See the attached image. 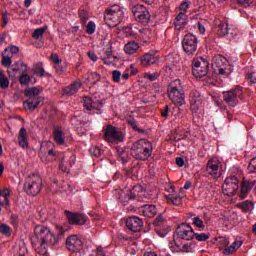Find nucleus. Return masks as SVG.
I'll return each mask as SVG.
<instances>
[{
    "instance_id": "f257e3e1",
    "label": "nucleus",
    "mask_w": 256,
    "mask_h": 256,
    "mask_svg": "<svg viewBox=\"0 0 256 256\" xmlns=\"http://www.w3.org/2000/svg\"><path fill=\"white\" fill-rule=\"evenodd\" d=\"M130 153L134 159L147 161L153 155V144L147 139H140L132 145Z\"/></svg>"
},
{
    "instance_id": "f03ea898",
    "label": "nucleus",
    "mask_w": 256,
    "mask_h": 256,
    "mask_svg": "<svg viewBox=\"0 0 256 256\" xmlns=\"http://www.w3.org/2000/svg\"><path fill=\"white\" fill-rule=\"evenodd\" d=\"M168 97L176 107L185 105V92L183 91V84L181 80L176 79L170 82L168 86Z\"/></svg>"
},
{
    "instance_id": "7ed1b4c3",
    "label": "nucleus",
    "mask_w": 256,
    "mask_h": 256,
    "mask_svg": "<svg viewBox=\"0 0 256 256\" xmlns=\"http://www.w3.org/2000/svg\"><path fill=\"white\" fill-rule=\"evenodd\" d=\"M124 15L123 7L114 4L106 9L104 19L109 27H117L123 21Z\"/></svg>"
},
{
    "instance_id": "20e7f679",
    "label": "nucleus",
    "mask_w": 256,
    "mask_h": 256,
    "mask_svg": "<svg viewBox=\"0 0 256 256\" xmlns=\"http://www.w3.org/2000/svg\"><path fill=\"white\" fill-rule=\"evenodd\" d=\"M115 195L119 201L127 203L131 199L139 200L142 195H145V191H143V187L136 185L132 189L124 188L123 190H115Z\"/></svg>"
},
{
    "instance_id": "39448f33",
    "label": "nucleus",
    "mask_w": 256,
    "mask_h": 256,
    "mask_svg": "<svg viewBox=\"0 0 256 256\" xmlns=\"http://www.w3.org/2000/svg\"><path fill=\"white\" fill-rule=\"evenodd\" d=\"M42 185L43 180L41 179V176L38 174H32L25 179L24 190L27 195L35 197V195H39V193H41Z\"/></svg>"
},
{
    "instance_id": "423d86ee",
    "label": "nucleus",
    "mask_w": 256,
    "mask_h": 256,
    "mask_svg": "<svg viewBox=\"0 0 256 256\" xmlns=\"http://www.w3.org/2000/svg\"><path fill=\"white\" fill-rule=\"evenodd\" d=\"M209 73V61L203 57L194 58L192 61V75L197 79L205 77Z\"/></svg>"
},
{
    "instance_id": "0eeeda50",
    "label": "nucleus",
    "mask_w": 256,
    "mask_h": 256,
    "mask_svg": "<svg viewBox=\"0 0 256 256\" xmlns=\"http://www.w3.org/2000/svg\"><path fill=\"white\" fill-rule=\"evenodd\" d=\"M223 98L229 107H237L239 105V99H243V89L238 86L223 92Z\"/></svg>"
},
{
    "instance_id": "6e6552de",
    "label": "nucleus",
    "mask_w": 256,
    "mask_h": 256,
    "mask_svg": "<svg viewBox=\"0 0 256 256\" xmlns=\"http://www.w3.org/2000/svg\"><path fill=\"white\" fill-rule=\"evenodd\" d=\"M132 13L135 21L141 23L142 25H148L149 21H151V14L149 13V9L141 4H137L132 7Z\"/></svg>"
},
{
    "instance_id": "1a4fd4ad",
    "label": "nucleus",
    "mask_w": 256,
    "mask_h": 256,
    "mask_svg": "<svg viewBox=\"0 0 256 256\" xmlns=\"http://www.w3.org/2000/svg\"><path fill=\"white\" fill-rule=\"evenodd\" d=\"M104 139L107 143H123L125 141V134L116 127L108 125L104 132Z\"/></svg>"
},
{
    "instance_id": "9d476101",
    "label": "nucleus",
    "mask_w": 256,
    "mask_h": 256,
    "mask_svg": "<svg viewBox=\"0 0 256 256\" xmlns=\"http://www.w3.org/2000/svg\"><path fill=\"white\" fill-rule=\"evenodd\" d=\"M213 64L218 67L219 75H224L225 77H228V75H231V73H233V66H231L227 58L222 55L214 57Z\"/></svg>"
},
{
    "instance_id": "9b49d317",
    "label": "nucleus",
    "mask_w": 256,
    "mask_h": 256,
    "mask_svg": "<svg viewBox=\"0 0 256 256\" xmlns=\"http://www.w3.org/2000/svg\"><path fill=\"white\" fill-rule=\"evenodd\" d=\"M239 189V179L236 176H230L225 179L222 185V191L227 197H233Z\"/></svg>"
},
{
    "instance_id": "f8f14e48",
    "label": "nucleus",
    "mask_w": 256,
    "mask_h": 256,
    "mask_svg": "<svg viewBox=\"0 0 256 256\" xmlns=\"http://www.w3.org/2000/svg\"><path fill=\"white\" fill-rule=\"evenodd\" d=\"M84 247L83 239L78 235H70L66 239V249L71 253H81Z\"/></svg>"
},
{
    "instance_id": "ddd939ff",
    "label": "nucleus",
    "mask_w": 256,
    "mask_h": 256,
    "mask_svg": "<svg viewBox=\"0 0 256 256\" xmlns=\"http://www.w3.org/2000/svg\"><path fill=\"white\" fill-rule=\"evenodd\" d=\"M223 168V164L219 157H212L208 160L206 165V171L208 175L211 177L217 178L221 175V169Z\"/></svg>"
},
{
    "instance_id": "4468645a",
    "label": "nucleus",
    "mask_w": 256,
    "mask_h": 256,
    "mask_svg": "<svg viewBox=\"0 0 256 256\" xmlns=\"http://www.w3.org/2000/svg\"><path fill=\"white\" fill-rule=\"evenodd\" d=\"M197 36L193 34H186L183 41L182 47L187 55H194L197 51Z\"/></svg>"
},
{
    "instance_id": "2eb2a0df",
    "label": "nucleus",
    "mask_w": 256,
    "mask_h": 256,
    "mask_svg": "<svg viewBox=\"0 0 256 256\" xmlns=\"http://www.w3.org/2000/svg\"><path fill=\"white\" fill-rule=\"evenodd\" d=\"M52 145L53 143L51 142L41 143L39 157L42 163H51L55 161V151L53 149L48 150V154L47 156H45V154L47 153V147H52Z\"/></svg>"
},
{
    "instance_id": "dca6fc26",
    "label": "nucleus",
    "mask_w": 256,
    "mask_h": 256,
    "mask_svg": "<svg viewBox=\"0 0 256 256\" xmlns=\"http://www.w3.org/2000/svg\"><path fill=\"white\" fill-rule=\"evenodd\" d=\"M176 235L179 239H183L184 241H191V239L195 238V231L189 224H181L176 229Z\"/></svg>"
},
{
    "instance_id": "f3484780",
    "label": "nucleus",
    "mask_w": 256,
    "mask_h": 256,
    "mask_svg": "<svg viewBox=\"0 0 256 256\" xmlns=\"http://www.w3.org/2000/svg\"><path fill=\"white\" fill-rule=\"evenodd\" d=\"M65 215L70 225H85L87 223V215L85 214L65 211Z\"/></svg>"
},
{
    "instance_id": "a211bd4d",
    "label": "nucleus",
    "mask_w": 256,
    "mask_h": 256,
    "mask_svg": "<svg viewBox=\"0 0 256 256\" xmlns=\"http://www.w3.org/2000/svg\"><path fill=\"white\" fill-rule=\"evenodd\" d=\"M203 105V97H201V94L195 90L190 93V109L193 111V113H197L201 106Z\"/></svg>"
},
{
    "instance_id": "6ab92c4d",
    "label": "nucleus",
    "mask_w": 256,
    "mask_h": 256,
    "mask_svg": "<svg viewBox=\"0 0 256 256\" xmlns=\"http://www.w3.org/2000/svg\"><path fill=\"white\" fill-rule=\"evenodd\" d=\"M127 229L133 231V233H138L143 229V220L137 216H130L126 220Z\"/></svg>"
},
{
    "instance_id": "aec40b11",
    "label": "nucleus",
    "mask_w": 256,
    "mask_h": 256,
    "mask_svg": "<svg viewBox=\"0 0 256 256\" xmlns=\"http://www.w3.org/2000/svg\"><path fill=\"white\" fill-rule=\"evenodd\" d=\"M170 247L172 251L176 252L182 251L183 253H193V251H195V243L193 242H188L186 244L179 245L177 244V241L174 240V246L173 243H171Z\"/></svg>"
},
{
    "instance_id": "412c9836",
    "label": "nucleus",
    "mask_w": 256,
    "mask_h": 256,
    "mask_svg": "<svg viewBox=\"0 0 256 256\" xmlns=\"http://www.w3.org/2000/svg\"><path fill=\"white\" fill-rule=\"evenodd\" d=\"M168 192L170 193L165 196L167 203H171L172 205H181V196L179 195V192L175 191V187L170 186Z\"/></svg>"
},
{
    "instance_id": "4be33fe9",
    "label": "nucleus",
    "mask_w": 256,
    "mask_h": 256,
    "mask_svg": "<svg viewBox=\"0 0 256 256\" xmlns=\"http://www.w3.org/2000/svg\"><path fill=\"white\" fill-rule=\"evenodd\" d=\"M188 21H189V15L183 12H178L174 20L175 29H177L178 31H181V29H183V27L187 25Z\"/></svg>"
},
{
    "instance_id": "5701e85b",
    "label": "nucleus",
    "mask_w": 256,
    "mask_h": 256,
    "mask_svg": "<svg viewBox=\"0 0 256 256\" xmlns=\"http://www.w3.org/2000/svg\"><path fill=\"white\" fill-rule=\"evenodd\" d=\"M144 217H155L157 215V206L153 204H146L139 209Z\"/></svg>"
},
{
    "instance_id": "b1692460",
    "label": "nucleus",
    "mask_w": 256,
    "mask_h": 256,
    "mask_svg": "<svg viewBox=\"0 0 256 256\" xmlns=\"http://www.w3.org/2000/svg\"><path fill=\"white\" fill-rule=\"evenodd\" d=\"M18 144L22 149H29V140L27 138V129L21 128L18 134Z\"/></svg>"
},
{
    "instance_id": "393cba45",
    "label": "nucleus",
    "mask_w": 256,
    "mask_h": 256,
    "mask_svg": "<svg viewBox=\"0 0 256 256\" xmlns=\"http://www.w3.org/2000/svg\"><path fill=\"white\" fill-rule=\"evenodd\" d=\"M81 81H76L71 83L69 86H66L63 89V95H75V93H77V91H79L81 89Z\"/></svg>"
},
{
    "instance_id": "a878e982",
    "label": "nucleus",
    "mask_w": 256,
    "mask_h": 256,
    "mask_svg": "<svg viewBox=\"0 0 256 256\" xmlns=\"http://www.w3.org/2000/svg\"><path fill=\"white\" fill-rule=\"evenodd\" d=\"M54 141L57 145H65V134L63 133V129L59 126H55L53 130Z\"/></svg>"
},
{
    "instance_id": "bb28decb",
    "label": "nucleus",
    "mask_w": 256,
    "mask_h": 256,
    "mask_svg": "<svg viewBox=\"0 0 256 256\" xmlns=\"http://www.w3.org/2000/svg\"><path fill=\"white\" fill-rule=\"evenodd\" d=\"M157 61H159V59L151 53H147L140 58V63L143 67H147V65H155Z\"/></svg>"
},
{
    "instance_id": "cd10ccee",
    "label": "nucleus",
    "mask_w": 256,
    "mask_h": 256,
    "mask_svg": "<svg viewBox=\"0 0 256 256\" xmlns=\"http://www.w3.org/2000/svg\"><path fill=\"white\" fill-rule=\"evenodd\" d=\"M39 103H41V100L38 97L29 98L27 101H24L23 107L26 111H34V109L39 107Z\"/></svg>"
},
{
    "instance_id": "c85d7f7f",
    "label": "nucleus",
    "mask_w": 256,
    "mask_h": 256,
    "mask_svg": "<svg viewBox=\"0 0 256 256\" xmlns=\"http://www.w3.org/2000/svg\"><path fill=\"white\" fill-rule=\"evenodd\" d=\"M139 43L130 41L124 45V52L126 55H135L139 51Z\"/></svg>"
},
{
    "instance_id": "c756f323",
    "label": "nucleus",
    "mask_w": 256,
    "mask_h": 256,
    "mask_svg": "<svg viewBox=\"0 0 256 256\" xmlns=\"http://www.w3.org/2000/svg\"><path fill=\"white\" fill-rule=\"evenodd\" d=\"M11 196V191L7 188L0 189V205L2 207H9V197Z\"/></svg>"
},
{
    "instance_id": "7c9ffc66",
    "label": "nucleus",
    "mask_w": 256,
    "mask_h": 256,
    "mask_svg": "<svg viewBox=\"0 0 256 256\" xmlns=\"http://www.w3.org/2000/svg\"><path fill=\"white\" fill-rule=\"evenodd\" d=\"M241 245H243V242L240 240L234 241L231 246L224 249V255H232V253H235L237 249L241 247Z\"/></svg>"
},
{
    "instance_id": "2f4dec72",
    "label": "nucleus",
    "mask_w": 256,
    "mask_h": 256,
    "mask_svg": "<svg viewBox=\"0 0 256 256\" xmlns=\"http://www.w3.org/2000/svg\"><path fill=\"white\" fill-rule=\"evenodd\" d=\"M75 165V156H70L69 158V164H65V162H61L59 169L60 171H63V173H69V167H73Z\"/></svg>"
},
{
    "instance_id": "473e14b6",
    "label": "nucleus",
    "mask_w": 256,
    "mask_h": 256,
    "mask_svg": "<svg viewBox=\"0 0 256 256\" xmlns=\"http://www.w3.org/2000/svg\"><path fill=\"white\" fill-rule=\"evenodd\" d=\"M139 26L138 25H135V24H132L128 27H126V33L127 35H129V37H139Z\"/></svg>"
},
{
    "instance_id": "72a5a7b5",
    "label": "nucleus",
    "mask_w": 256,
    "mask_h": 256,
    "mask_svg": "<svg viewBox=\"0 0 256 256\" xmlns=\"http://www.w3.org/2000/svg\"><path fill=\"white\" fill-rule=\"evenodd\" d=\"M189 9H191V1L184 0L180 3V5L178 7V12L184 13L187 15V13H189Z\"/></svg>"
},
{
    "instance_id": "f704fd0d",
    "label": "nucleus",
    "mask_w": 256,
    "mask_h": 256,
    "mask_svg": "<svg viewBox=\"0 0 256 256\" xmlns=\"http://www.w3.org/2000/svg\"><path fill=\"white\" fill-rule=\"evenodd\" d=\"M218 35L220 37H225V35H227V33H229V25L225 22H221L218 25Z\"/></svg>"
},
{
    "instance_id": "c9c22d12",
    "label": "nucleus",
    "mask_w": 256,
    "mask_h": 256,
    "mask_svg": "<svg viewBox=\"0 0 256 256\" xmlns=\"http://www.w3.org/2000/svg\"><path fill=\"white\" fill-rule=\"evenodd\" d=\"M83 101H84V107L88 111H91L93 109H98L97 106H95V103L93 102V99H91L90 97L85 96L83 98Z\"/></svg>"
},
{
    "instance_id": "e433bc0d",
    "label": "nucleus",
    "mask_w": 256,
    "mask_h": 256,
    "mask_svg": "<svg viewBox=\"0 0 256 256\" xmlns=\"http://www.w3.org/2000/svg\"><path fill=\"white\" fill-rule=\"evenodd\" d=\"M240 209H242L245 213L251 211L253 209V202L246 200L237 205Z\"/></svg>"
},
{
    "instance_id": "4c0bfd02",
    "label": "nucleus",
    "mask_w": 256,
    "mask_h": 256,
    "mask_svg": "<svg viewBox=\"0 0 256 256\" xmlns=\"http://www.w3.org/2000/svg\"><path fill=\"white\" fill-rule=\"evenodd\" d=\"M251 189V186L249 185V182H242V187L240 190V197L242 199H245V197H247V193H249V190Z\"/></svg>"
},
{
    "instance_id": "58836bf2",
    "label": "nucleus",
    "mask_w": 256,
    "mask_h": 256,
    "mask_svg": "<svg viewBox=\"0 0 256 256\" xmlns=\"http://www.w3.org/2000/svg\"><path fill=\"white\" fill-rule=\"evenodd\" d=\"M7 87H9V79L6 78L5 74H3V71L0 70V88L7 89Z\"/></svg>"
},
{
    "instance_id": "ea45409f",
    "label": "nucleus",
    "mask_w": 256,
    "mask_h": 256,
    "mask_svg": "<svg viewBox=\"0 0 256 256\" xmlns=\"http://www.w3.org/2000/svg\"><path fill=\"white\" fill-rule=\"evenodd\" d=\"M39 93H41V90H39V88L36 87L28 88L25 92L27 97H34V99L39 95Z\"/></svg>"
},
{
    "instance_id": "a19ab883",
    "label": "nucleus",
    "mask_w": 256,
    "mask_h": 256,
    "mask_svg": "<svg viewBox=\"0 0 256 256\" xmlns=\"http://www.w3.org/2000/svg\"><path fill=\"white\" fill-rule=\"evenodd\" d=\"M101 79V76L97 72H92L89 74L87 81L90 83H98V81Z\"/></svg>"
},
{
    "instance_id": "79ce46f5",
    "label": "nucleus",
    "mask_w": 256,
    "mask_h": 256,
    "mask_svg": "<svg viewBox=\"0 0 256 256\" xmlns=\"http://www.w3.org/2000/svg\"><path fill=\"white\" fill-rule=\"evenodd\" d=\"M194 237L197 241H207L211 237L209 233H194Z\"/></svg>"
},
{
    "instance_id": "37998d69",
    "label": "nucleus",
    "mask_w": 256,
    "mask_h": 256,
    "mask_svg": "<svg viewBox=\"0 0 256 256\" xmlns=\"http://www.w3.org/2000/svg\"><path fill=\"white\" fill-rule=\"evenodd\" d=\"M44 33H45V28H43V27L37 28L32 33V37H33V39H41V37H43Z\"/></svg>"
},
{
    "instance_id": "c03bdc74",
    "label": "nucleus",
    "mask_w": 256,
    "mask_h": 256,
    "mask_svg": "<svg viewBox=\"0 0 256 256\" xmlns=\"http://www.w3.org/2000/svg\"><path fill=\"white\" fill-rule=\"evenodd\" d=\"M95 29H97V25H95V22H88L86 26V33H88V35H93V33H95Z\"/></svg>"
},
{
    "instance_id": "a18cd8bd",
    "label": "nucleus",
    "mask_w": 256,
    "mask_h": 256,
    "mask_svg": "<svg viewBox=\"0 0 256 256\" xmlns=\"http://www.w3.org/2000/svg\"><path fill=\"white\" fill-rule=\"evenodd\" d=\"M90 153L91 155H93L94 157H101V155H103V151L101 150V148H99L98 146H92L90 148Z\"/></svg>"
},
{
    "instance_id": "49530a36",
    "label": "nucleus",
    "mask_w": 256,
    "mask_h": 256,
    "mask_svg": "<svg viewBox=\"0 0 256 256\" xmlns=\"http://www.w3.org/2000/svg\"><path fill=\"white\" fill-rule=\"evenodd\" d=\"M50 60L52 61L54 67H57V65H61V63H63V59H61L57 54H51Z\"/></svg>"
},
{
    "instance_id": "de8ad7c7",
    "label": "nucleus",
    "mask_w": 256,
    "mask_h": 256,
    "mask_svg": "<svg viewBox=\"0 0 256 256\" xmlns=\"http://www.w3.org/2000/svg\"><path fill=\"white\" fill-rule=\"evenodd\" d=\"M126 121H127L128 125H130V127H132V129H134V131L139 130V127H137V122H135V118L133 116H128L126 118Z\"/></svg>"
},
{
    "instance_id": "09e8293b",
    "label": "nucleus",
    "mask_w": 256,
    "mask_h": 256,
    "mask_svg": "<svg viewBox=\"0 0 256 256\" xmlns=\"http://www.w3.org/2000/svg\"><path fill=\"white\" fill-rule=\"evenodd\" d=\"M79 16H80V20L82 21V23L84 25H85V23H87V21H89V12L88 11L80 10Z\"/></svg>"
},
{
    "instance_id": "8fccbe9b",
    "label": "nucleus",
    "mask_w": 256,
    "mask_h": 256,
    "mask_svg": "<svg viewBox=\"0 0 256 256\" xmlns=\"http://www.w3.org/2000/svg\"><path fill=\"white\" fill-rule=\"evenodd\" d=\"M20 83L21 85H29V83H31V77L29 76V74L23 73L20 76Z\"/></svg>"
},
{
    "instance_id": "3c124183",
    "label": "nucleus",
    "mask_w": 256,
    "mask_h": 256,
    "mask_svg": "<svg viewBox=\"0 0 256 256\" xmlns=\"http://www.w3.org/2000/svg\"><path fill=\"white\" fill-rule=\"evenodd\" d=\"M11 56L6 55L5 52L2 54V65H4V67H11Z\"/></svg>"
},
{
    "instance_id": "603ef678",
    "label": "nucleus",
    "mask_w": 256,
    "mask_h": 256,
    "mask_svg": "<svg viewBox=\"0 0 256 256\" xmlns=\"http://www.w3.org/2000/svg\"><path fill=\"white\" fill-rule=\"evenodd\" d=\"M117 155L122 159V163H127V152L123 148H117Z\"/></svg>"
},
{
    "instance_id": "864d4df0",
    "label": "nucleus",
    "mask_w": 256,
    "mask_h": 256,
    "mask_svg": "<svg viewBox=\"0 0 256 256\" xmlns=\"http://www.w3.org/2000/svg\"><path fill=\"white\" fill-rule=\"evenodd\" d=\"M192 221H193V225H195L199 229H204L205 228V225L203 224V220L200 217H194L192 219Z\"/></svg>"
},
{
    "instance_id": "5fc2aeb1",
    "label": "nucleus",
    "mask_w": 256,
    "mask_h": 256,
    "mask_svg": "<svg viewBox=\"0 0 256 256\" xmlns=\"http://www.w3.org/2000/svg\"><path fill=\"white\" fill-rule=\"evenodd\" d=\"M0 233H2V235H10L11 227L6 224H0Z\"/></svg>"
},
{
    "instance_id": "6e6d98bb",
    "label": "nucleus",
    "mask_w": 256,
    "mask_h": 256,
    "mask_svg": "<svg viewBox=\"0 0 256 256\" xmlns=\"http://www.w3.org/2000/svg\"><path fill=\"white\" fill-rule=\"evenodd\" d=\"M54 69L56 70L57 75H63L67 71V65L58 64L57 66H54Z\"/></svg>"
},
{
    "instance_id": "4d7b16f0",
    "label": "nucleus",
    "mask_w": 256,
    "mask_h": 256,
    "mask_svg": "<svg viewBox=\"0 0 256 256\" xmlns=\"http://www.w3.org/2000/svg\"><path fill=\"white\" fill-rule=\"evenodd\" d=\"M144 78L148 79L149 81H157L159 79V73L154 72L152 74L146 73L144 74Z\"/></svg>"
},
{
    "instance_id": "13d9d810",
    "label": "nucleus",
    "mask_w": 256,
    "mask_h": 256,
    "mask_svg": "<svg viewBox=\"0 0 256 256\" xmlns=\"http://www.w3.org/2000/svg\"><path fill=\"white\" fill-rule=\"evenodd\" d=\"M248 171L249 173H256V157L250 161Z\"/></svg>"
},
{
    "instance_id": "bf43d9fd",
    "label": "nucleus",
    "mask_w": 256,
    "mask_h": 256,
    "mask_svg": "<svg viewBox=\"0 0 256 256\" xmlns=\"http://www.w3.org/2000/svg\"><path fill=\"white\" fill-rule=\"evenodd\" d=\"M112 79L115 83H119V81H121V71L114 70L112 72Z\"/></svg>"
},
{
    "instance_id": "052dcab7",
    "label": "nucleus",
    "mask_w": 256,
    "mask_h": 256,
    "mask_svg": "<svg viewBox=\"0 0 256 256\" xmlns=\"http://www.w3.org/2000/svg\"><path fill=\"white\" fill-rule=\"evenodd\" d=\"M139 36L137 37H142V38H145V37H149V29H145V28H139Z\"/></svg>"
},
{
    "instance_id": "680f3d73",
    "label": "nucleus",
    "mask_w": 256,
    "mask_h": 256,
    "mask_svg": "<svg viewBox=\"0 0 256 256\" xmlns=\"http://www.w3.org/2000/svg\"><path fill=\"white\" fill-rule=\"evenodd\" d=\"M9 50H10V53H12V55H17V53H19V47L17 46H11L10 48H6L5 53H7V51Z\"/></svg>"
},
{
    "instance_id": "e2e57ef3",
    "label": "nucleus",
    "mask_w": 256,
    "mask_h": 256,
    "mask_svg": "<svg viewBox=\"0 0 256 256\" xmlns=\"http://www.w3.org/2000/svg\"><path fill=\"white\" fill-rule=\"evenodd\" d=\"M237 2L240 5H243L244 7H249V5H251V3H253V0H237Z\"/></svg>"
},
{
    "instance_id": "0e129e2a",
    "label": "nucleus",
    "mask_w": 256,
    "mask_h": 256,
    "mask_svg": "<svg viewBox=\"0 0 256 256\" xmlns=\"http://www.w3.org/2000/svg\"><path fill=\"white\" fill-rule=\"evenodd\" d=\"M88 57L89 59H91V61H94V62H96L97 59H99V57H97V54H95V52L93 51L88 52Z\"/></svg>"
},
{
    "instance_id": "69168bd1",
    "label": "nucleus",
    "mask_w": 256,
    "mask_h": 256,
    "mask_svg": "<svg viewBox=\"0 0 256 256\" xmlns=\"http://www.w3.org/2000/svg\"><path fill=\"white\" fill-rule=\"evenodd\" d=\"M247 79L250 80V83H256V76L254 73L247 74Z\"/></svg>"
},
{
    "instance_id": "338daca9",
    "label": "nucleus",
    "mask_w": 256,
    "mask_h": 256,
    "mask_svg": "<svg viewBox=\"0 0 256 256\" xmlns=\"http://www.w3.org/2000/svg\"><path fill=\"white\" fill-rule=\"evenodd\" d=\"M165 219L160 215L154 220V225H161Z\"/></svg>"
},
{
    "instance_id": "774afa93",
    "label": "nucleus",
    "mask_w": 256,
    "mask_h": 256,
    "mask_svg": "<svg viewBox=\"0 0 256 256\" xmlns=\"http://www.w3.org/2000/svg\"><path fill=\"white\" fill-rule=\"evenodd\" d=\"M96 256H105V250L102 247H98L96 250Z\"/></svg>"
}]
</instances>
